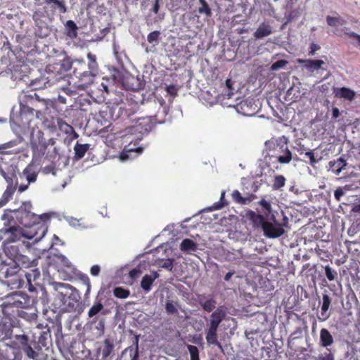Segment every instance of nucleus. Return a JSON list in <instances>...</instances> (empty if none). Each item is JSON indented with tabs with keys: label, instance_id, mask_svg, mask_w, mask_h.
<instances>
[{
	"label": "nucleus",
	"instance_id": "nucleus-1",
	"mask_svg": "<svg viewBox=\"0 0 360 360\" xmlns=\"http://www.w3.org/2000/svg\"><path fill=\"white\" fill-rule=\"evenodd\" d=\"M56 139L48 141L44 137V132L39 129H32L30 135V146L32 152V160H40L44 155L49 161L53 162L60 158Z\"/></svg>",
	"mask_w": 360,
	"mask_h": 360
},
{
	"label": "nucleus",
	"instance_id": "nucleus-2",
	"mask_svg": "<svg viewBox=\"0 0 360 360\" xmlns=\"http://www.w3.org/2000/svg\"><path fill=\"white\" fill-rule=\"evenodd\" d=\"M88 63L83 59L72 60V70L74 75L80 80H84L85 84L92 82L93 77L96 76L98 65L96 57L91 53L87 54Z\"/></svg>",
	"mask_w": 360,
	"mask_h": 360
},
{
	"label": "nucleus",
	"instance_id": "nucleus-3",
	"mask_svg": "<svg viewBox=\"0 0 360 360\" xmlns=\"http://www.w3.org/2000/svg\"><path fill=\"white\" fill-rule=\"evenodd\" d=\"M30 202H23L22 205L18 210H14L13 212L18 222L22 226L27 228L37 226L35 229L41 230V236L39 238H41L45 235L47 229L44 224L39 223L40 217L32 212Z\"/></svg>",
	"mask_w": 360,
	"mask_h": 360
},
{
	"label": "nucleus",
	"instance_id": "nucleus-4",
	"mask_svg": "<svg viewBox=\"0 0 360 360\" xmlns=\"http://www.w3.org/2000/svg\"><path fill=\"white\" fill-rule=\"evenodd\" d=\"M18 272V266L13 264H0V280L12 289L21 288L24 284Z\"/></svg>",
	"mask_w": 360,
	"mask_h": 360
},
{
	"label": "nucleus",
	"instance_id": "nucleus-5",
	"mask_svg": "<svg viewBox=\"0 0 360 360\" xmlns=\"http://www.w3.org/2000/svg\"><path fill=\"white\" fill-rule=\"evenodd\" d=\"M265 145L268 149V155L276 158L281 164H288L292 160V153L287 144L278 143L277 141L269 140Z\"/></svg>",
	"mask_w": 360,
	"mask_h": 360
},
{
	"label": "nucleus",
	"instance_id": "nucleus-6",
	"mask_svg": "<svg viewBox=\"0 0 360 360\" xmlns=\"http://www.w3.org/2000/svg\"><path fill=\"white\" fill-rule=\"evenodd\" d=\"M57 298L60 302L59 308L61 310L68 312L79 311L81 309V297L77 290H72L68 295L63 292H58Z\"/></svg>",
	"mask_w": 360,
	"mask_h": 360
},
{
	"label": "nucleus",
	"instance_id": "nucleus-7",
	"mask_svg": "<svg viewBox=\"0 0 360 360\" xmlns=\"http://www.w3.org/2000/svg\"><path fill=\"white\" fill-rule=\"evenodd\" d=\"M32 19L34 22L35 26L41 29V31L38 35L40 37H44L47 35L46 32L42 33V30L44 29L46 31H48L49 29L47 20L51 21L53 19L52 17H51L47 11L44 8H43V9L36 10L33 13Z\"/></svg>",
	"mask_w": 360,
	"mask_h": 360
},
{
	"label": "nucleus",
	"instance_id": "nucleus-8",
	"mask_svg": "<svg viewBox=\"0 0 360 360\" xmlns=\"http://www.w3.org/2000/svg\"><path fill=\"white\" fill-rule=\"evenodd\" d=\"M44 3L45 4L44 8L53 18L57 13L64 14L67 12L65 0H44Z\"/></svg>",
	"mask_w": 360,
	"mask_h": 360
},
{
	"label": "nucleus",
	"instance_id": "nucleus-9",
	"mask_svg": "<svg viewBox=\"0 0 360 360\" xmlns=\"http://www.w3.org/2000/svg\"><path fill=\"white\" fill-rule=\"evenodd\" d=\"M34 304V299L31 298L28 295L25 293H15L13 295V307L32 310Z\"/></svg>",
	"mask_w": 360,
	"mask_h": 360
},
{
	"label": "nucleus",
	"instance_id": "nucleus-10",
	"mask_svg": "<svg viewBox=\"0 0 360 360\" xmlns=\"http://www.w3.org/2000/svg\"><path fill=\"white\" fill-rule=\"evenodd\" d=\"M264 235L269 238H276L285 233L283 226L274 219V222L268 221L264 226Z\"/></svg>",
	"mask_w": 360,
	"mask_h": 360
},
{
	"label": "nucleus",
	"instance_id": "nucleus-11",
	"mask_svg": "<svg viewBox=\"0 0 360 360\" xmlns=\"http://www.w3.org/2000/svg\"><path fill=\"white\" fill-rule=\"evenodd\" d=\"M115 344L112 340L105 338L97 349V353H101L102 359L105 360L113 352Z\"/></svg>",
	"mask_w": 360,
	"mask_h": 360
},
{
	"label": "nucleus",
	"instance_id": "nucleus-12",
	"mask_svg": "<svg viewBox=\"0 0 360 360\" xmlns=\"http://www.w3.org/2000/svg\"><path fill=\"white\" fill-rule=\"evenodd\" d=\"M233 200L240 205H247L255 200L257 196L254 193H247L245 196H242L238 190H234L231 193Z\"/></svg>",
	"mask_w": 360,
	"mask_h": 360
},
{
	"label": "nucleus",
	"instance_id": "nucleus-13",
	"mask_svg": "<svg viewBox=\"0 0 360 360\" xmlns=\"http://www.w3.org/2000/svg\"><path fill=\"white\" fill-rule=\"evenodd\" d=\"M246 217L250 221H252L254 227H262V230L264 229V224L268 222L266 221L264 215L257 214L252 210L248 211Z\"/></svg>",
	"mask_w": 360,
	"mask_h": 360
},
{
	"label": "nucleus",
	"instance_id": "nucleus-14",
	"mask_svg": "<svg viewBox=\"0 0 360 360\" xmlns=\"http://www.w3.org/2000/svg\"><path fill=\"white\" fill-rule=\"evenodd\" d=\"M299 64H304V67L310 72L318 70L321 68L324 64L322 60H311V59H297Z\"/></svg>",
	"mask_w": 360,
	"mask_h": 360
},
{
	"label": "nucleus",
	"instance_id": "nucleus-15",
	"mask_svg": "<svg viewBox=\"0 0 360 360\" xmlns=\"http://www.w3.org/2000/svg\"><path fill=\"white\" fill-rule=\"evenodd\" d=\"M21 177L25 178L28 184L37 181L38 172L32 164H29L22 171Z\"/></svg>",
	"mask_w": 360,
	"mask_h": 360
},
{
	"label": "nucleus",
	"instance_id": "nucleus-16",
	"mask_svg": "<svg viewBox=\"0 0 360 360\" xmlns=\"http://www.w3.org/2000/svg\"><path fill=\"white\" fill-rule=\"evenodd\" d=\"M225 316L226 312L221 307H218L210 316L211 319L210 326L218 328L219 324L224 319Z\"/></svg>",
	"mask_w": 360,
	"mask_h": 360
},
{
	"label": "nucleus",
	"instance_id": "nucleus-17",
	"mask_svg": "<svg viewBox=\"0 0 360 360\" xmlns=\"http://www.w3.org/2000/svg\"><path fill=\"white\" fill-rule=\"evenodd\" d=\"M20 143L19 140H12L0 145V156L6 154H17L20 150L11 149L17 146Z\"/></svg>",
	"mask_w": 360,
	"mask_h": 360
},
{
	"label": "nucleus",
	"instance_id": "nucleus-18",
	"mask_svg": "<svg viewBox=\"0 0 360 360\" xmlns=\"http://www.w3.org/2000/svg\"><path fill=\"white\" fill-rule=\"evenodd\" d=\"M13 333V325L11 321L7 319H2L0 321V337L3 340L11 338Z\"/></svg>",
	"mask_w": 360,
	"mask_h": 360
},
{
	"label": "nucleus",
	"instance_id": "nucleus-19",
	"mask_svg": "<svg viewBox=\"0 0 360 360\" xmlns=\"http://www.w3.org/2000/svg\"><path fill=\"white\" fill-rule=\"evenodd\" d=\"M271 33L272 27L269 23L264 22L259 25L253 35L256 39H261L269 36Z\"/></svg>",
	"mask_w": 360,
	"mask_h": 360
},
{
	"label": "nucleus",
	"instance_id": "nucleus-20",
	"mask_svg": "<svg viewBox=\"0 0 360 360\" xmlns=\"http://www.w3.org/2000/svg\"><path fill=\"white\" fill-rule=\"evenodd\" d=\"M13 265L18 266V269H27L35 266L34 261L31 260L27 256L20 254L14 261Z\"/></svg>",
	"mask_w": 360,
	"mask_h": 360
},
{
	"label": "nucleus",
	"instance_id": "nucleus-21",
	"mask_svg": "<svg viewBox=\"0 0 360 360\" xmlns=\"http://www.w3.org/2000/svg\"><path fill=\"white\" fill-rule=\"evenodd\" d=\"M334 342L333 338L330 333L326 328H322L320 331V345L326 347L328 351V347L331 346Z\"/></svg>",
	"mask_w": 360,
	"mask_h": 360
},
{
	"label": "nucleus",
	"instance_id": "nucleus-22",
	"mask_svg": "<svg viewBox=\"0 0 360 360\" xmlns=\"http://www.w3.org/2000/svg\"><path fill=\"white\" fill-rule=\"evenodd\" d=\"M328 165L329 169L336 175H338L345 168L347 162L342 157H340L337 160L330 161Z\"/></svg>",
	"mask_w": 360,
	"mask_h": 360
},
{
	"label": "nucleus",
	"instance_id": "nucleus-23",
	"mask_svg": "<svg viewBox=\"0 0 360 360\" xmlns=\"http://www.w3.org/2000/svg\"><path fill=\"white\" fill-rule=\"evenodd\" d=\"M25 276L27 280V285H28V290L31 292L35 290L34 285L32 284L33 281H35L40 277V271L38 269H31L30 271L25 273Z\"/></svg>",
	"mask_w": 360,
	"mask_h": 360
},
{
	"label": "nucleus",
	"instance_id": "nucleus-24",
	"mask_svg": "<svg viewBox=\"0 0 360 360\" xmlns=\"http://www.w3.org/2000/svg\"><path fill=\"white\" fill-rule=\"evenodd\" d=\"M180 250L186 254H192L198 250V244L191 239L186 238L181 243Z\"/></svg>",
	"mask_w": 360,
	"mask_h": 360
},
{
	"label": "nucleus",
	"instance_id": "nucleus-25",
	"mask_svg": "<svg viewBox=\"0 0 360 360\" xmlns=\"http://www.w3.org/2000/svg\"><path fill=\"white\" fill-rule=\"evenodd\" d=\"M217 328L210 326L206 334V340L209 345H216L223 350L221 345L217 340Z\"/></svg>",
	"mask_w": 360,
	"mask_h": 360
},
{
	"label": "nucleus",
	"instance_id": "nucleus-26",
	"mask_svg": "<svg viewBox=\"0 0 360 360\" xmlns=\"http://www.w3.org/2000/svg\"><path fill=\"white\" fill-rule=\"evenodd\" d=\"M336 97L352 101L355 96V92L347 87L337 88L334 90Z\"/></svg>",
	"mask_w": 360,
	"mask_h": 360
},
{
	"label": "nucleus",
	"instance_id": "nucleus-27",
	"mask_svg": "<svg viewBox=\"0 0 360 360\" xmlns=\"http://www.w3.org/2000/svg\"><path fill=\"white\" fill-rule=\"evenodd\" d=\"M159 277V274L157 271H153V275H145L141 282V288L148 292L151 289V285L154 281Z\"/></svg>",
	"mask_w": 360,
	"mask_h": 360
},
{
	"label": "nucleus",
	"instance_id": "nucleus-28",
	"mask_svg": "<svg viewBox=\"0 0 360 360\" xmlns=\"http://www.w3.org/2000/svg\"><path fill=\"white\" fill-rule=\"evenodd\" d=\"M28 337L26 335H16L14 340L11 342V347L14 349H22L28 344Z\"/></svg>",
	"mask_w": 360,
	"mask_h": 360
},
{
	"label": "nucleus",
	"instance_id": "nucleus-29",
	"mask_svg": "<svg viewBox=\"0 0 360 360\" xmlns=\"http://www.w3.org/2000/svg\"><path fill=\"white\" fill-rule=\"evenodd\" d=\"M4 252L6 255L12 260L13 263L21 254L17 245H11L10 243L5 244Z\"/></svg>",
	"mask_w": 360,
	"mask_h": 360
},
{
	"label": "nucleus",
	"instance_id": "nucleus-30",
	"mask_svg": "<svg viewBox=\"0 0 360 360\" xmlns=\"http://www.w3.org/2000/svg\"><path fill=\"white\" fill-rule=\"evenodd\" d=\"M15 186H7L6 190L0 198V208L6 205L12 198L15 191H16Z\"/></svg>",
	"mask_w": 360,
	"mask_h": 360
},
{
	"label": "nucleus",
	"instance_id": "nucleus-31",
	"mask_svg": "<svg viewBox=\"0 0 360 360\" xmlns=\"http://www.w3.org/2000/svg\"><path fill=\"white\" fill-rule=\"evenodd\" d=\"M139 336L136 335L132 345L127 347L122 352V354L127 352H129L130 356L131 357V360H139Z\"/></svg>",
	"mask_w": 360,
	"mask_h": 360
},
{
	"label": "nucleus",
	"instance_id": "nucleus-32",
	"mask_svg": "<svg viewBox=\"0 0 360 360\" xmlns=\"http://www.w3.org/2000/svg\"><path fill=\"white\" fill-rule=\"evenodd\" d=\"M90 148V145L88 143L81 144L78 142L76 143V144L74 146V150H75V158L76 160H80L82 159L85 153L89 150Z\"/></svg>",
	"mask_w": 360,
	"mask_h": 360
},
{
	"label": "nucleus",
	"instance_id": "nucleus-33",
	"mask_svg": "<svg viewBox=\"0 0 360 360\" xmlns=\"http://www.w3.org/2000/svg\"><path fill=\"white\" fill-rule=\"evenodd\" d=\"M57 259L58 262L67 271L75 273V266L71 263V262L65 256L63 255H57Z\"/></svg>",
	"mask_w": 360,
	"mask_h": 360
},
{
	"label": "nucleus",
	"instance_id": "nucleus-34",
	"mask_svg": "<svg viewBox=\"0 0 360 360\" xmlns=\"http://www.w3.org/2000/svg\"><path fill=\"white\" fill-rule=\"evenodd\" d=\"M199 303L203 310L207 312L212 311L216 308L217 305V302L214 298H209L205 300L200 299Z\"/></svg>",
	"mask_w": 360,
	"mask_h": 360
},
{
	"label": "nucleus",
	"instance_id": "nucleus-35",
	"mask_svg": "<svg viewBox=\"0 0 360 360\" xmlns=\"http://www.w3.org/2000/svg\"><path fill=\"white\" fill-rule=\"evenodd\" d=\"M16 222H14V225H8L4 227L1 229V233H9L11 236L7 238V240L11 241H14L15 238L17 237L18 227L15 226Z\"/></svg>",
	"mask_w": 360,
	"mask_h": 360
},
{
	"label": "nucleus",
	"instance_id": "nucleus-36",
	"mask_svg": "<svg viewBox=\"0 0 360 360\" xmlns=\"http://www.w3.org/2000/svg\"><path fill=\"white\" fill-rule=\"evenodd\" d=\"M123 85L127 90L135 91L139 89L140 83L137 79L130 77L126 79V81L123 82Z\"/></svg>",
	"mask_w": 360,
	"mask_h": 360
},
{
	"label": "nucleus",
	"instance_id": "nucleus-37",
	"mask_svg": "<svg viewBox=\"0 0 360 360\" xmlns=\"http://www.w3.org/2000/svg\"><path fill=\"white\" fill-rule=\"evenodd\" d=\"M67 35L71 38H75L77 35V27L73 20H69L65 23Z\"/></svg>",
	"mask_w": 360,
	"mask_h": 360
},
{
	"label": "nucleus",
	"instance_id": "nucleus-38",
	"mask_svg": "<svg viewBox=\"0 0 360 360\" xmlns=\"http://www.w3.org/2000/svg\"><path fill=\"white\" fill-rule=\"evenodd\" d=\"M1 175L4 177L7 183V186H15L17 188L18 181L15 174H8L2 169H1L0 172Z\"/></svg>",
	"mask_w": 360,
	"mask_h": 360
},
{
	"label": "nucleus",
	"instance_id": "nucleus-39",
	"mask_svg": "<svg viewBox=\"0 0 360 360\" xmlns=\"http://www.w3.org/2000/svg\"><path fill=\"white\" fill-rule=\"evenodd\" d=\"M286 179L284 176L281 174L276 175L273 179L272 188L273 190H279L285 185Z\"/></svg>",
	"mask_w": 360,
	"mask_h": 360
},
{
	"label": "nucleus",
	"instance_id": "nucleus-40",
	"mask_svg": "<svg viewBox=\"0 0 360 360\" xmlns=\"http://www.w3.org/2000/svg\"><path fill=\"white\" fill-rule=\"evenodd\" d=\"M199 2L201 6L198 9V13L205 15L206 17H211L212 14V10L206 0H199Z\"/></svg>",
	"mask_w": 360,
	"mask_h": 360
},
{
	"label": "nucleus",
	"instance_id": "nucleus-41",
	"mask_svg": "<svg viewBox=\"0 0 360 360\" xmlns=\"http://www.w3.org/2000/svg\"><path fill=\"white\" fill-rule=\"evenodd\" d=\"M331 304V299L330 296L327 294L323 295V303L321 306V315L327 319L328 315H326V312L328 310L330 305Z\"/></svg>",
	"mask_w": 360,
	"mask_h": 360
},
{
	"label": "nucleus",
	"instance_id": "nucleus-42",
	"mask_svg": "<svg viewBox=\"0 0 360 360\" xmlns=\"http://www.w3.org/2000/svg\"><path fill=\"white\" fill-rule=\"evenodd\" d=\"M113 294L117 298L125 299L130 295V291L122 287H115L113 289Z\"/></svg>",
	"mask_w": 360,
	"mask_h": 360
},
{
	"label": "nucleus",
	"instance_id": "nucleus-43",
	"mask_svg": "<svg viewBox=\"0 0 360 360\" xmlns=\"http://www.w3.org/2000/svg\"><path fill=\"white\" fill-rule=\"evenodd\" d=\"M326 22L330 27H337L345 23V20L344 19L339 17H332L330 15H328L326 17Z\"/></svg>",
	"mask_w": 360,
	"mask_h": 360
},
{
	"label": "nucleus",
	"instance_id": "nucleus-44",
	"mask_svg": "<svg viewBox=\"0 0 360 360\" xmlns=\"http://www.w3.org/2000/svg\"><path fill=\"white\" fill-rule=\"evenodd\" d=\"M18 315L21 318H22L28 321H36L37 318V314L35 312V309L34 310V311H32L30 313L25 311L23 310L18 311Z\"/></svg>",
	"mask_w": 360,
	"mask_h": 360
},
{
	"label": "nucleus",
	"instance_id": "nucleus-45",
	"mask_svg": "<svg viewBox=\"0 0 360 360\" xmlns=\"http://www.w3.org/2000/svg\"><path fill=\"white\" fill-rule=\"evenodd\" d=\"M103 309V304L98 302L97 303H95L89 310L88 311V316L89 317H93L98 314L99 312H101Z\"/></svg>",
	"mask_w": 360,
	"mask_h": 360
},
{
	"label": "nucleus",
	"instance_id": "nucleus-46",
	"mask_svg": "<svg viewBox=\"0 0 360 360\" xmlns=\"http://www.w3.org/2000/svg\"><path fill=\"white\" fill-rule=\"evenodd\" d=\"M158 265L161 268L165 269L169 271H172L174 267V259L169 258L167 259H161L158 263Z\"/></svg>",
	"mask_w": 360,
	"mask_h": 360
},
{
	"label": "nucleus",
	"instance_id": "nucleus-47",
	"mask_svg": "<svg viewBox=\"0 0 360 360\" xmlns=\"http://www.w3.org/2000/svg\"><path fill=\"white\" fill-rule=\"evenodd\" d=\"M160 32L158 30L150 32L147 36L148 43L153 44L155 42L158 44L160 38Z\"/></svg>",
	"mask_w": 360,
	"mask_h": 360
},
{
	"label": "nucleus",
	"instance_id": "nucleus-48",
	"mask_svg": "<svg viewBox=\"0 0 360 360\" xmlns=\"http://www.w3.org/2000/svg\"><path fill=\"white\" fill-rule=\"evenodd\" d=\"M325 269V274L327 278L330 281H333L338 276V273L335 270L333 269L329 265H327L324 267Z\"/></svg>",
	"mask_w": 360,
	"mask_h": 360
},
{
	"label": "nucleus",
	"instance_id": "nucleus-49",
	"mask_svg": "<svg viewBox=\"0 0 360 360\" xmlns=\"http://www.w3.org/2000/svg\"><path fill=\"white\" fill-rule=\"evenodd\" d=\"M187 348L190 353L191 360H200L199 351L197 347L194 345H188Z\"/></svg>",
	"mask_w": 360,
	"mask_h": 360
},
{
	"label": "nucleus",
	"instance_id": "nucleus-50",
	"mask_svg": "<svg viewBox=\"0 0 360 360\" xmlns=\"http://www.w3.org/2000/svg\"><path fill=\"white\" fill-rule=\"evenodd\" d=\"M258 203L262 207L264 210V214L266 216H269L272 211L271 203L264 199H262L259 201Z\"/></svg>",
	"mask_w": 360,
	"mask_h": 360
},
{
	"label": "nucleus",
	"instance_id": "nucleus-51",
	"mask_svg": "<svg viewBox=\"0 0 360 360\" xmlns=\"http://www.w3.org/2000/svg\"><path fill=\"white\" fill-rule=\"evenodd\" d=\"M30 359L37 360L38 353L33 350V349L27 344L22 349Z\"/></svg>",
	"mask_w": 360,
	"mask_h": 360
},
{
	"label": "nucleus",
	"instance_id": "nucleus-52",
	"mask_svg": "<svg viewBox=\"0 0 360 360\" xmlns=\"http://www.w3.org/2000/svg\"><path fill=\"white\" fill-rule=\"evenodd\" d=\"M225 191H222L220 197V200L214 204V208L215 210H219L228 205V202L224 200Z\"/></svg>",
	"mask_w": 360,
	"mask_h": 360
},
{
	"label": "nucleus",
	"instance_id": "nucleus-53",
	"mask_svg": "<svg viewBox=\"0 0 360 360\" xmlns=\"http://www.w3.org/2000/svg\"><path fill=\"white\" fill-rule=\"evenodd\" d=\"M165 309L167 313L169 314H177L178 310L176 307V306L173 304L171 301H167L165 304Z\"/></svg>",
	"mask_w": 360,
	"mask_h": 360
},
{
	"label": "nucleus",
	"instance_id": "nucleus-54",
	"mask_svg": "<svg viewBox=\"0 0 360 360\" xmlns=\"http://www.w3.org/2000/svg\"><path fill=\"white\" fill-rule=\"evenodd\" d=\"M288 64V61L285 60H279L274 63L271 65V70L276 71L279 69L283 68Z\"/></svg>",
	"mask_w": 360,
	"mask_h": 360
},
{
	"label": "nucleus",
	"instance_id": "nucleus-55",
	"mask_svg": "<svg viewBox=\"0 0 360 360\" xmlns=\"http://www.w3.org/2000/svg\"><path fill=\"white\" fill-rule=\"evenodd\" d=\"M20 110L21 115H26V114H30V115H33L34 111V108H32L27 105H24V104H20Z\"/></svg>",
	"mask_w": 360,
	"mask_h": 360
},
{
	"label": "nucleus",
	"instance_id": "nucleus-56",
	"mask_svg": "<svg viewBox=\"0 0 360 360\" xmlns=\"http://www.w3.org/2000/svg\"><path fill=\"white\" fill-rule=\"evenodd\" d=\"M61 67L64 69V70L68 71L70 69H72V60H71L70 58H65L61 61Z\"/></svg>",
	"mask_w": 360,
	"mask_h": 360
},
{
	"label": "nucleus",
	"instance_id": "nucleus-57",
	"mask_svg": "<svg viewBox=\"0 0 360 360\" xmlns=\"http://www.w3.org/2000/svg\"><path fill=\"white\" fill-rule=\"evenodd\" d=\"M12 211L10 210H6L4 211V213L3 214L1 219L3 220L7 221L8 224H6V226H8L11 223V221L13 220V217L11 215Z\"/></svg>",
	"mask_w": 360,
	"mask_h": 360
},
{
	"label": "nucleus",
	"instance_id": "nucleus-58",
	"mask_svg": "<svg viewBox=\"0 0 360 360\" xmlns=\"http://www.w3.org/2000/svg\"><path fill=\"white\" fill-rule=\"evenodd\" d=\"M304 155L306 157H307L309 159V164L311 166H314L317 161L315 159V156H314L313 151L310 150V151L306 152Z\"/></svg>",
	"mask_w": 360,
	"mask_h": 360
},
{
	"label": "nucleus",
	"instance_id": "nucleus-59",
	"mask_svg": "<svg viewBox=\"0 0 360 360\" xmlns=\"http://www.w3.org/2000/svg\"><path fill=\"white\" fill-rule=\"evenodd\" d=\"M319 49H320L319 45H318L315 43H311L309 46V55L314 56L315 54L316 51H318Z\"/></svg>",
	"mask_w": 360,
	"mask_h": 360
},
{
	"label": "nucleus",
	"instance_id": "nucleus-60",
	"mask_svg": "<svg viewBox=\"0 0 360 360\" xmlns=\"http://www.w3.org/2000/svg\"><path fill=\"white\" fill-rule=\"evenodd\" d=\"M319 360H334V355L330 351L328 353H325L324 355H319Z\"/></svg>",
	"mask_w": 360,
	"mask_h": 360
},
{
	"label": "nucleus",
	"instance_id": "nucleus-61",
	"mask_svg": "<svg viewBox=\"0 0 360 360\" xmlns=\"http://www.w3.org/2000/svg\"><path fill=\"white\" fill-rule=\"evenodd\" d=\"M346 34L350 38L356 39L357 40L356 46L360 47V34L354 32H346Z\"/></svg>",
	"mask_w": 360,
	"mask_h": 360
},
{
	"label": "nucleus",
	"instance_id": "nucleus-62",
	"mask_svg": "<svg viewBox=\"0 0 360 360\" xmlns=\"http://www.w3.org/2000/svg\"><path fill=\"white\" fill-rule=\"evenodd\" d=\"M167 92L172 95V96H176L177 94V89L174 85H169L166 87Z\"/></svg>",
	"mask_w": 360,
	"mask_h": 360
},
{
	"label": "nucleus",
	"instance_id": "nucleus-63",
	"mask_svg": "<svg viewBox=\"0 0 360 360\" xmlns=\"http://www.w3.org/2000/svg\"><path fill=\"white\" fill-rule=\"evenodd\" d=\"M101 271V268L98 265L96 264L91 266L90 272L91 274L94 276H97Z\"/></svg>",
	"mask_w": 360,
	"mask_h": 360
},
{
	"label": "nucleus",
	"instance_id": "nucleus-64",
	"mask_svg": "<svg viewBox=\"0 0 360 360\" xmlns=\"http://www.w3.org/2000/svg\"><path fill=\"white\" fill-rule=\"evenodd\" d=\"M140 274H141V271L139 269H133L129 271V276L131 278L134 279V278H137Z\"/></svg>",
	"mask_w": 360,
	"mask_h": 360
}]
</instances>
